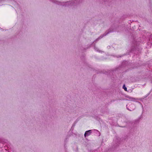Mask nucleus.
I'll use <instances>...</instances> for the list:
<instances>
[{
	"mask_svg": "<svg viewBox=\"0 0 152 152\" xmlns=\"http://www.w3.org/2000/svg\"><path fill=\"white\" fill-rule=\"evenodd\" d=\"M52 2L58 5H63V6H73V8H76L78 7L80 4L82 3L84 0H72L71 1H67L65 2H61L56 0H50Z\"/></svg>",
	"mask_w": 152,
	"mask_h": 152,
	"instance_id": "1",
	"label": "nucleus"
},
{
	"mask_svg": "<svg viewBox=\"0 0 152 152\" xmlns=\"http://www.w3.org/2000/svg\"><path fill=\"white\" fill-rule=\"evenodd\" d=\"M117 26H111L110 28L109 29L107 30L105 33L103 34L102 35H101L98 38L96 39L94 42H93V43H92L91 45H87V47L86 48H84L83 49V50H86L87 49L91 47V45H94V42H96L97 41H98L100 39L102 38L104 36H106L107 34H109L113 32L114 31H115L117 29Z\"/></svg>",
	"mask_w": 152,
	"mask_h": 152,
	"instance_id": "2",
	"label": "nucleus"
},
{
	"mask_svg": "<svg viewBox=\"0 0 152 152\" xmlns=\"http://www.w3.org/2000/svg\"><path fill=\"white\" fill-rule=\"evenodd\" d=\"M116 72V70H108L107 71L105 70L99 71L96 70V72L97 74L103 73L105 74L108 76L111 77L112 80H114L116 79V76L115 75V73Z\"/></svg>",
	"mask_w": 152,
	"mask_h": 152,
	"instance_id": "3",
	"label": "nucleus"
},
{
	"mask_svg": "<svg viewBox=\"0 0 152 152\" xmlns=\"http://www.w3.org/2000/svg\"><path fill=\"white\" fill-rule=\"evenodd\" d=\"M119 140L120 139L119 138H114L113 145L112 146L113 149H115L116 148H117L118 146H119L120 142Z\"/></svg>",
	"mask_w": 152,
	"mask_h": 152,
	"instance_id": "4",
	"label": "nucleus"
},
{
	"mask_svg": "<svg viewBox=\"0 0 152 152\" xmlns=\"http://www.w3.org/2000/svg\"><path fill=\"white\" fill-rule=\"evenodd\" d=\"M135 106L134 104H131L130 105H126V108L127 110L130 111H132L134 110L135 108Z\"/></svg>",
	"mask_w": 152,
	"mask_h": 152,
	"instance_id": "5",
	"label": "nucleus"
},
{
	"mask_svg": "<svg viewBox=\"0 0 152 152\" xmlns=\"http://www.w3.org/2000/svg\"><path fill=\"white\" fill-rule=\"evenodd\" d=\"M138 50L135 47L132 46L131 47L130 50V52L133 53L134 54H137L138 53Z\"/></svg>",
	"mask_w": 152,
	"mask_h": 152,
	"instance_id": "6",
	"label": "nucleus"
},
{
	"mask_svg": "<svg viewBox=\"0 0 152 152\" xmlns=\"http://www.w3.org/2000/svg\"><path fill=\"white\" fill-rule=\"evenodd\" d=\"M92 131V130H89L86 131L84 134L85 137H86L90 135L91 134Z\"/></svg>",
	"mask_w": 152,
	"mask_h": 152,
	"instance_id": "7",
	"label": "nucleus"
},
{
	"mask_svg": "<svg viewBox=\"0 0 152 152\" xmlns=\"http://www.w3.org/2000/svg\"><path fill=\"white\" fill-rule=\"evenodd\" d=\"M83 65L86 67H88L89 68H91V65L88 64L86 61H85V60H83Z\"/></svg>",
	"mask_w": 152,
	"mask_h": 152,
	"instance_id": "8",
	"label": "nucleus"
},
{
	"mask_svg": "<svg viewBox=\"0 0 152 152\" xmlns=\"http://www.w3.org/2000/svg\"><path fill=\"white\" fill-rule=\"evenodd\" d=\"M126 97L129 99H127V100H129L132 101H135V100L136 99H135L134 98L130 97L129 96H126Z\"/></svg>",
	"mask_w": 152,
	"mask_h": 152,
	"instance_id": "9",
	"label": "nucleus"
},
{
	"mask_svg": "<svg viewBox=\"0 0 152 152\" xmlns=\"http://www.w3.org/2000/svg\"><path fill=\"white\" fill-rule=\"evenodd\" d=\"M10 144L8 142V143H7V145L4 146V149L6 150H9L10 148Z\"/></svg>",
	"mask_w": 152,
	"mask_h": 152,
	"instance_id": "10",
	"label": "nucleus"
},
{
	"mask_svg": "<svg viewBox=\"0 0 152 152\" xmlns=\"http://www.w3.org/2000/svg\"><path fill=\"white\" fill-rule=\"evenodd\" d=\"M148 6L150 8L151 10V8L152 7L151 0H148Z\"/></svg>",
	"mask_w": 152,
	"mask_h": 152,
	"instance_id": "11",
	"label": "nucleus"
},
{
	"mask_svg": "<svg viewBox=\"0 0 152 152\" xmlns=\"http://www.w3.org/2000/svg\"><path fill=\"white\" fill-rule=\"evenodd\" d=\"M96 86L95 85H93L92 86V88H89L91 90H92L93 91H95V90L94 89V88H96Z\"/></svg>",
	"mask_w": 152,
	"mask_h": 152,
	"instance_id": "12",
	"label": "nucleus"
},
{
	"mask_svg": "<svg viewBox=\"0 0 152 152\" xmlns=\"http://www.w3.org/2000/svg\"><path fill=\"white\" fill-rule=\"evenodd\" d=\"M151 90H151L149 92V93H148L146 95H145V96H144V98H143V99H144V98H145L147 97L151 93Z\"/></svg>",
	"mask_w": 152,
	"mask_h": 152,
	"instance_id": "13",
	"label": "nucleus"
},
{
	"mask_svg": "<svg viewBox=\"0 0 152 152\" xmlns=\"http://www.w3.org/2000/svg\"><path fill=\"white\" fill-rule=\"evenodd\" d=\"M68 138L67 137L66 138V139L64 140V142H65V143H66L67 142V141H68ZM66 146V143H65V145H64V147L65 148Z\"/></svg>",
	"mask_w": 152,
	"mask_h": 152,
	"instance_id": "14",
	"label": "nucleus"
},
{
	"mask_svg": "<svg viewBox=\"0 0 152 152\" xmlns=\"http://www.w3.org/2000/svg\"><path fill=\"white\" fill-rule=\"evenodd\" d=\"M123 88L124 90L125 91H127V88L126 87L125 84H124L123 86Z\"/></svg>",
	"mask_w": 152,
	"mask_h": 152,
	"instance_id": "15",
	"label": "nucleus"
},
{
	"mask_svg": "<svg viewBox=\"0 0 152 152\" xmlns=\"http://www.w3.org/2000/svg\"><path fill=\"white\" fill-rule=\"evenodd\" d=\"M94 49H95V50L99 52L100 51L99 50L98 48L95 47V46L94 47Z\"/></svg>",
	"mask_w": 152,
	"mask_h": 152,
	"instance_id": "16",
	"label": "nucleus"
},
{
	"mask_svg": "<svg viewBox=\"0 0 152 152\" xmlns=\"http://www.w3.org/2000/svg\"><path fill=\"white\" fill-rule=\"evenodd\" d=\"M127 63V62L126 61H124L122 63V66H124V64H126Z\"/></svg>",
	"mask_w": 152,
	"mask_h": 152,
	"instance_id": "17",
	"label": "nucleus"
},
{
	"mask_svg": "<svg viewBox=\"0 0 152 152\" xmlns=\"http://www.w3.org/2000/svg\"><path fill=\"white\" fill-rule=\"evenodd\" d=\"M4 141H3L2 140L1 138H0V142L3 143Z\"/></svg>",
	"mask_w": 152,
	"mask_h": 152,
	"instance_id": "18",
	"label": "nucleus"
},
{
	"mask_svg": "<svg viewBox=\"0 0 152 152\" xmlns=\"http://www.w3.org/2000/svg\"><path fill=\"white\" fill-rule=\"evenodd\" d=\"M92 152H98L97 150H95L94 151H92Z\"/></svg>",
	"mask_w": 152,
	"mask_h": 152,
	"instance_id": "19",
	"label": "nucleus"
},
{
	"mask_svg": "<svg viewBox=\"0 0 152 152\" xmlns=\"http://www.w3.org/2000/svg\"><path fill=\"white\" fill-rule=\"evenodd\" d=\"M94 130L96 132L99 133V131L98 130Z\"/></svg>",
	"mask_w": 152,
	"mask_h": 152,
	"instance_id": "20",
	"label": "nucleus"
},
{
	"mask_svg": "<svg viewBox=\"0 0 152 152\" xmlns=\"http://www.w3.org/2000/svg\"><path fill=\"white\" fill-rule=\"evenodd\" d=\"M5 0H0V2L2 1H4Z\"/></svg>",
	"mask_w": 152,
	"mask_h": 152,
	"instance_id": "21",
	"label": "nucleus"
},
{
	"mask_svg": "<svg viewBox=\"0 0 152 152\" xmlns=\"http://www.w3.org/2000/svg\"><path fill=\"white\" fill-rule=\"evenodd\" d=\"M123 56H122H122H119V57H122Z\"/></svg>",
	"mask_w": 152,
	"mask_h": 152,
	"instance_id": "22",
	"label": "nucleus"
},
{
	"mask_svg": "<svg viewBox=\"0 0 152 152\" xmlns=\"http://www.w3.org/2000/svg\"><path fill=\"white\" fill-rule=\"evenodd\" d=\"M75 124H73L72 125V126H75Z\"/></svg>",
	"mask_w": 152,
	"mask_h": 152,
	"instance_id": "23",
	"label": "nucleus"
},
{
	"mask_svg": "<svg viewBox=\"0 0 152 152\" xmlns=\"http://www.w3.org/2000/svg\"><path fill=\"white\" fill-rule=\"evenodd\" d=\"M151 83H152V81H151Z\"/></svg>",
	"mask_w": 152,
	"mask_h": 152,
	"instance_id": "24",
	"label": "nucleus"
},
{
	"mask_svg": "<svg viewBox=\"0 0 152 152\" xmlns=\"http://www.w3.org/2000/svg\"><path fill=\"white\" fill-rule=\"evenodd\" d=\"M104 2H105L106 1H105V0H104Z\"/></svg>",
	"mask_w": 152,
	"mask_h": 152,
	"instance_id": "25",
	"label": "nucleus"
}]
</instances>
